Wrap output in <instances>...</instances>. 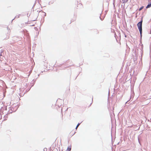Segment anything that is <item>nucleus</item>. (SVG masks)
<instances>
[{"instance_id":"f257e3e1","label":"nucleus","mask_w":151,"mask_h":151,"mask_svg":"<svg viewBox=\"0 0 151 151\" xmlns=\"http://www.w3.org/2000/svg\"><path fill=\"white\" fill-rule=\"evenodd\" d=\"M142 20L141 21L139 22L137 24V26L138 28V29L139 30L140 33L141 35V36L142 35Z\"/></svg>"},{"instance_id":"f03ea898","label":"nucleus","mask_w":151,"mask_h":151,"mask_svg":"<svg viewBox=\"0 0 151 151\" xmlns=\"http://www.w3.org/2000/svg\"><path fill=\"white\" fill-rule=\"evenodd\" d=\"M78 7H79V8H81L83 7V5L81 3H79L78 4V5L77 6Z\"/></svg>"},{"instance_id":"7ed1b4c3","label":"nucleus","mask_w":151,"mask_h":151,"mask_svg":"<svg viewBox=\"0 0 151 151\" xmlns=\"http://www.w3.org/2000/svg\"><path fill=\"white\" fill-rule=\"evenodd\" d=\"M71 146H69L68 147L67 149L66 150V151H70L71 150Z\"/></svg>"},{"instance_id":"20e7f679","label":"nucleus","mask_w":151,"mask_h":151,"mask_svg":"<svg viewBox=\"0 0 151 151\" xmlns=\"http://www.w3.org/2000/svg\"><path fill=\"white\" fill-rule=\"evenodd\" d=\"M151 7V2L149 4L146 6V8L147 9Z\"/></svg>"},{"instance_id":"39448f33","label":"nucleus","mask_w":151,"mask_h":151,"mask_svg":"<svg viewBox=\"0 0 151 151\" xmlns=\"http://www.w3.org/2000/svg\"><path fill=\"white\" fill-rule=\"evenodd\" d=\"M143 6H142V7H140V8H139V11H140V10H141L142 9H143Z\"/></svg>"},{"instance_id":"423d86ee","label":"nucleus","mask_w":151,"mask_h":151,"mask_svg":"<svg viewBox=\"0 0 151 151\" xmlns=\"http://www.w3.org/2000/svg\"><path fill=\"white\" fill-rule=\"evenodd\" d=\"M79 125H80V124H79V123H78V124H77V126H76V129H77V128H78V127L79 126Z\"/></svg>"},{"instance_id":"0eeeda50","label":"nucleus","mask_w":151,"mask_h":151,"mask_svg":"<svg viewBox=\"0 0 151 151\" xmlns=\"http://www.w3.org/2000/svg\"><path fill=\"white\" fill-rule=\"evenodd\" d=\"M127 1H128V0H127Z\"/></svg>"}]
</instances>
